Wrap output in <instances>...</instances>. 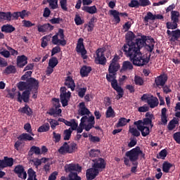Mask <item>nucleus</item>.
<instances>
[{"mask_svg":"<svg viewBox=\"0 0 180 180\" xmlns=\"http://www.w3.org/2000/svg\"><path fill=\"white\" fill-rule=\"evenodd\" d=\"M18 88L20 91H24L22 94H21L20 91H17V101L20 103H27L30 101V98L31 95V91L37 90L39 88V82L37 79L34 77H29L26 82H20L18 84Z\"/></svg>","mask_w":180,"mask_h":180,"instance_id":"nucleus-1","label":"nucleus"},{"mask_svg":"<svg viewBox=\"0 0 180 180\" xmlns=\"http://www.w3.org/2000/svg\"><path fill=\"white\" fill-rule=\"evenodd\" d=\"M125 56L129 57L130 61L136 66L142 67L149 63L150 58L143 56L141 52L140 47L134 48L132 49H129L124 51Z\"/></svg>","mask_w":180,"mask_h":180,"instance_id":"nucleus-2","label":"nucleus"},{"mask_svg":"<svg viewBox=\"0 0 180 180\" xmlns=\"http://www.w3.org/2000/svg\"><path fill=\"white\" fill-rule=\"evenodd\" d=\"M126 40L127 43L124 44L122 50L123 51H127L130 49L139 48L141 46H143V44L146 41V37H142V38H137L136 39L135 34L129 31L126 34ZM136 39V41H133Z\"/></svg>","mask_w":180,"mask_h":180,"instance_id":"nucleus-3","label":"nucleus"},{"mask_svg":"<svg viewBox=\"0 0 180 180\" xmlns=\"http://www.w3.org/2000/svg\"><path fill=\"white\" fill-rule=\"evenodd\" d=\"M125 156L129 158L132 165L134 166L131 168V173H136V172L137 167L139 166V162L136 161L139 160V156L141 158L146 160V155L143 153V150H141L140 146H136V148L127 151Z\"/></svg>","mask_w":180,"mask_h":180,"instance_id":"nucleus-4","label":"nucleus"},{"mask_svg":"<svg viewBox=\"0 0 180 180\" xmlns=\"http://www.w3.org/2000/svg\"><path fill=\"white\" fill-rule=\"evenodd\" d=\"M117 73H109L106 74L105 79L107 82L111 83V87L117 93V96H115V99L120 100L124 95V89L122 86L118 85L117 78Z\"/></svg>","mask_w":180,"mask_h":180,"instance_id":"nucleus-5","label":"nucleus"},{"mask_svg":"<svg viewBox=\"0 0 180 180\" xmlns=\"http://www.w3.org/2000/svg\"><path fill=\"white\" fill-rule=\"evenodd\" d=\"M52 43L54 45H61L65 46L67 41L65 39L64 30L62 28L58 29V32L52 37Z\"/></svg>","mask_w":180,"mask_h":180,"instance_id":"nucleus-6","label":"nucleus"},{"mask_svg":"<svg viewBox=\"0 0 180 180\" xmlns=\"http://www.w3.org/2000/svg\"><path fill=\"white\" fill-rule=\"evenodd\" d=\"M141 101L147 103L150 108L152 109L158 107L159 104L158 98L148 94H144L142 95V97H141Z\"/></svg>","mask_w":180,"mask_h":180,"instance_id":"nucleus-7","label":"nucleus"},{"mask_svg":"<svg viewBox=\"0 0 180 180\" xmlns=\"http://www.w3.org/2000/svg\"><path fill=\"white\" fill-rule=\"evenodd\" d=\"M155 43V39L152 37H146L145 41L143 44H142V46H139V50L141 51V49L145 46L146 49L149 53H152L154 49Z\"/></svg>","mask_w":180,"mask_h":180,"instance_id":"nucleus-8","label":"nucleus"},{"mask_svg":"<svg viewBox=\"0 0 180 180\" xmlns=\"http://www.w3.org/2000/svg\"><path fill=\"white\" fill-rule=\"evenodd\" d=\"M71 97V92L68 91L66 87L63 86L60 88V103L63 107H66L68 105V101Z\"/></svg>","mask_w":180,"mask_h":180,"instance_id":"nucleus-9","label":"nucleus"},{"mask_svg":"<svg viewBox=\"0 0 180 180\" xmlns=\"http://www.w3.org/2000/svg\"><path fill=\"white\" fill-rule=\"evenodd\" d=\"M76 51L77 53H80L82 58L86 60L88 58V56H86V50L85 49V46L84 44L83 38H79L77 41Z\"/></svg>","mask_w":180,"mask_h":180,"instance_id":"nucleus-10","label":"nucleus"},{"mask_svg":"<svg viewBox=\"0 0 180 180\" xmlns=\"http://www.w3.org/2000/svg\"><path fill=\"white\" fill-rule=\"evenodd\" d=\"M96 57L95 58V63L105 65L107 63V58L105 56V52L102 49H98L96 51Z\"/></svg>","mask_w":180,"mask_h":180,"instance_id":"nucleus-11","label":"nucleus"},{"mask_svg":"<svg viewBox=\"0 0 180 180\" xmlns=\"http://www.w3.org/2000/svg\"><path fill=\"white\" fill-rule=\"evenodd\" d=\"M94 163L92 167L94 169H96L98 172H102L103 169L106 168V162L102 158H98L93 160Z\"/></svg>","mask_w":180,"mask_h":180,"instance_id":"nucleus-12","label":"nucleus"},{"mask_svg":"<svg viewBox=\"0 0 180 180\" xmlns=\"http://www.w3.org/2000/svg\"><path fill=\"white\" fill-rule=\"evenodd\" d=\"M166 33L167 36H169V39L171 42L178 41L180 39V29H176L172 31L167 30Z\"/></svg>","mask_w":180,"mask_h":180,"instance_id":"nucleus-13","label":"nucleus"},{"mask_svg":"<svg viewBox=\"0 0 180 180\" xmlns=\"http://www.w3.org/2000/svg\"><path fill=\"white\" fill-rule=\"evenodd\" d=\"M82 168L79 164L70 163L65 165V172L73 173L74 171L80 173L82 172Z\"/></svg>","mask_w":180,"mask_h":180,"instance_id":"nucleus-14","label":"nucleus"},{"mask_svg":"<svg viewBox=\"0 0 180 180\" xmlns=\"http://www.w3.org/2000/svg\"><path fill=\"white\" fill-rule=\"evenodd\" d=\"M109 13L111 16L113 17L115 22L119 24L120 22V18H128L127 13H119L117 10H110L109 11Z\"/></svg>","mask_w":180,"mask_h":180,"instance_id":"nucleus-15","label":"nucleus"},{"mask_svg":"<svg viewBox=\"0 0 180 180\" xmlns=\"http://www.w3.org/2000/svg\"><path fill=\"white\" fill-rule=\"evenodd\" d=\"M167 80H168V77H167V75H165V74L161 75L158 76L157 77H155V85L158 88H160L162 86H165Z\"/></svg>","mask_w":180,"mask_h":180,"instance_id":"nucleus-16","label":"nucleus"},{"mask_svg":"<svg viewBox=\"0 0 180 180\" xmlns=\"http://www.w3.org/2000/svg\"><path fill=\"white\" fill-rule=\"evenodd\" d=\"M14 160L13 158L4 156L3 160H0V168L11 167L13 166Z\"/></svg>","mask_w":180,"mask_h":180,"instance_id":"nucleus-17","label":"nucleus"},{"mask_svg":"<svg viewBox=\"0 0 180 180\" xmlns=\"http://www.w3.org/2000/svg\"><path fill=\"white\" fill-rule=\"evenodd\" d=\"M14 172L20 179L25 180L27 178V174L21 165H18L15 167Z\"/></svg>","mask_w":180,"mask_h":180,"instance_id":"nucleus-18","label":"nucleus"},{"mask_svg":"<svg viewBox=\"0 0 180 180\" xmlns=\"http://www.w3.org/2000/svg\"><path fill=\"white\" fill-rule=\"evenodd\" d=\"M37 31L39 33H47L51 32L54 30V26L51 25L50 23H46L44 25H37Z\"/></svg>","mask_w":180,"mask_h":180,"instance_id":"nucleus-19","label":"nucleus"},{"mask_svg":"<svg viewBox=\"0 0 180 180\" xmlns=\"http://www.w3.org/2000/svg\"><path fill=\"white\" fill-rule=\"evenodd\" d=\"M100 171L94 167L86 171V180H94L99 174Z\"/></svg>","mask_w":180,"mask_h":180,"instance_id":"nucleus-20","label":"nucleus"},{"mask_svg":"<svg viewBox=\"0 0 180 180\" xmlns=\"http://www.w3.org/2000/svg\"><path fill=\"white\" fill-rule=\"evenodd\" d=\"M141 122L136 123L137 129L141 132L142 136L146 137L150 134V128L146 126L141 125Z\"/></svg>","mask_w":180,"mask_h":180,"instance_id":"nucleus-21","label":"nucleus"},{"mask_svg":"<svg viewBox=\"0 0 180 180\" xmlns=\"http://www.w3.org/2000/svg\"><path fill=\"white\" fill-rule=\"evenodd\" d=\"M28 64V58L25 55H21L17 57V66L20 68H23L24 66Z\"/></svg>","mask_w":180,"mask_h":180,"instance_id":"nucleus-22","label":"nucleus"},{"mask_svg":"<svg viewBox=\"0 0 180 180\" xmlns=\"http://www.w3.org/2000/svg\"><path fill=\"white\" fill-rule=\"evenodd\" d=\"M91 113L90 110L88 108L85 107V104L84 102L79 103V109L78 110V114L80 116L89 115Z\"/></svg>","mask_w":180,"mask_h":180,"instance_id":"nucleus-23","label":"nucleus"},{"mask_svg":"<svg viewBox=\"0 0 180 180\" xmlns=\"http://www.w3.org/2000/svg\"><path fill=\"white\" fill-rule=\"evenodd\" d=\"M65 86L70 88L72 91H74L75 89V83L73 78L71 76H68L66 79H65Z\"/></svg>","mask_w":180,"mask_h":180,"instance_id":"nucleus-24","label":"nucleus"},{"mask_svg":"<svg viewBox=\"0 0 180 180\" xmlns=\"http://www.w3.org/2000/svg\"><path fill=\"white\" fill-rule=\"evenodd\" d=\"M82 11H84V12L89 13V14H96L98 12V9L96 8V6L94 5L91 6H84L81 8Z\"/></svg>","mask_w":180,"mask_h":180,"instance_id":"nucleus-25","label":"nucleus"},{"mask_svg":"<svg viewBox=\"0 0 180 180\" xmlns=\"http://www.w3.org/2000/svg\"><path fill=\"white\" fill-rule=\"evenodd\" d=\"M92 68L90 66L84 65L80 69V75L82 77H89V73L91 72Z\"/></svg>","mask_w":180,"mask_h":180,"instance_id":"nucleus-26","label":"nucleus"},{"mask_svg":"<svg viewBox=\"0 0 180 180\" xmlns=\"http://www.w3.org/2000/svg\"><path fill=\"white\" fill-rule=\"evenodd\" d=\"M35 154L36 155H41V149L39 146H32L28 151V156L32 157L33 155Z\"/></svg>","mask_w":180,"mask_h":180,"instance_id":"nucleus-27","label":"nucleus"},{"mask_svg":"<svg viewBox=\"0 0 180 180\" xmlns=\"http://www.w3.org/2000/svg\"><path fill=\"white\" fill-rule=\"evenodd\" d=\"M171 168H173V170L175 169V165L174 164L170 163L169 162H164L162 164V171L168 174Z\"/></svg>","mask_w":180,"mask_h":180,"instance_id":"nucleus-28","label":"nucleus"},{"mask_svg":"<svg viewBox=\"0 0 180 180\" xmlns=\"http://www.w3.org/2000/svg\"><path fill=\"white\" fill-rule=\"evenodd\" d=\"M141 122L140 125L141 126H147L150 125V128L153 127V120L150 118H144L143 121L142 120H138L134 122V125H137V123Z\"/></svg>","mask_w":180,"mask_h":180,"instance_id":"nucleus-29","label":"nucleus"},{"mask_svg":"<svg viewBox=\"0 0 180 180\" xmlns=\"http://www.w3.org/2000/svg\"><path fill=\"white\" fill-rule=\"evenodd\" d=\"M15 30V28L10 24L4 25L1 27V32L4 33H13Z\"/></svg>","mask_w":180,"mask_h":180,"instance_id":"nucleus-30","label":"nucleus"},{"mask_svg":"<svg viewBox=\"0 0 180 180\" xmlns=\"http://www.w3.org/2000/svg\"><path fill=\"white\" fill-rule=\"evenodd\" d=\"M18 112L26 114L27 116H31L32 115V110L31 108L27 104L25 105V107L20 108Z\"/></svg>","mask_w":180,"mask_h":180,"instance_id":"nucleus-31","label":"nucleus"},{"mask_svg":"<svg viewBox=\"0 0 180 180\" xmlns=\"http://www.w3.org/2000/svg\"><path fill=\"white\" fill-rule=\"evenodd\" d=\"M18 139L20 141H32L34 140V138L31 136L27 133L21 134L18 137Z\"/></svg>","mask_w":180,"mask_h":180,"instance_id":"nucleus-32","label":"nucleus"},{"mask_svg":"<svg viewBox=\"0 0 180 180\" xmlns=\"http://www.w3.org/2000/svg\"><path fill=\"white\" fill-rule=\"evenodd\" d=\"M58 152L61 155H65L66 153L70 154L69 145H68V142L63 143V146H60V148L58 149Z\"/></svg>","mask_w":180,"mask_h":180,"instance_id":"nucleus-33","label":"nucleus"},{"mask_svg":"<svg viewBox=\"0 0 180 180\" xmlns=\"http://www.w3.org/2000/svg\"><path fill=\"white\" fill-rule=\"evenodd\" d=\"M167 112V109L166 108H163L162 109L161 122H162V124L164 126H166L168 122Z\"/></svg>","mask_w":180,"mask_h":180,"instance_id":"nucleus-34","label":"nucleus"},{"mask_svg":"<svg viewBox=\"0 0 180 180\" xmlns=\"http://www.w3.org/2000/svg\"><path fill=\"white\" fill-rule=\"evenodd\" d=\"M120 68V64L110 63L108 68L109 73H117Z\"/></svg>","mask_w":180,"mask_h":180,"instance_id":"nucleus-35","label":"nucleus"},{"mask_svg":"<svg viewBox=\"0 0 180 180\" xmlns=\"http://www.w3.org/2000/svg\"><path fill=\"white\" fill-rule=\"evenodd\" d=\"M131 122V119H127L125 117H120L117 124H116L117 127H124L127 125V123Z\"/></svg>","mask_w":180,"mask_h":180,"instance_id":"nucleus-36","label":"nucleus"},{"mask_svg":"<svg viewBox=\"0 0 180 180\" xmlns=\"http://www.w3.org/2000/svg\"><path fill=\"white\" fill-rule=\"evenodd\" d=\"M115 116L116 113L114 109L111 106L108 107L105 112V118H115Z\"/></svg>","mask_w":180,"mask_h":180,"instance_id":"nucleus-37","label":"nucleus"},{"mask_svg":"<svg viewBox=\"0 0 180 180\" xmlns=\"http://www.w3.org/2000/svg\"><path fill=\"white\" fill-rule=\"evenodd\" d=\"M0 20H7L8 22L11 21V12H0Z\"/></svg>","mask_w":180,"mask_h":180,"instance_id":"nucleus-38","label":"nucleus"},{"mask_svg":"<svg viewBox=\"0 0 180 180\" xmlns=\"http://www.w3.org/2000/svg\"><path fill=\"white\" fill-rule=\"evenodd\" d=\"M134 68L132 63L130 61H124L122 63V70H131Z\"/></svg>","mask_w":180,"mask_h":180,"instance_id":"nucleus-39","label":"nucleus"},{"mask_svg":"<svg viewBox=\"0 0 180 180\" xmlns=\"http://www.w3.org/2000/svg\"><path fill=\"white\" fill-rule=\"evenodd\" d=\"M179 13L177 11H172L171 12V20L172 22H179Z\"/></svg>","mask_w":180,"mask_h":180,"instance_id":"nucleus-40","label":"nucleus"},{"mask_svg":"<svg viewBox=\"0 0 180 180\" xmlns=\"http://www.w3.org/2000/svg\"><path fill=\"white\" fill-rule=\"evenodd\" d=\"M50 129V125L49 122H46L45 124H42L39 128L37 129V132L39 133H44L49 131Z\"/></svg>","mask_w":180,"mask_h":180,"instance_id":"nucleus-41","label":"nucleus"},{"mask_svg":"<svg viewBox=\"0 0 180 180\" xmlns=\"http://www.w3.org/2000/svg\"><path fill=\"white\" fill-rule=\"evenodd\" d=\"M27 174H28V178L27 180H35L37 179V172L32 169V168H30L27 170Z\"/></svg>","mask_w":180,"mask_h":180,"instance_id":"nucleus-42","label":"nucleus"},{"mask_svg":"<svg viewBox=\"0 0 180 180\" xmlns=\"http://www.w3.org/2000/svg\"><path fill=\"white\" fill-rule=\"evenodd\" d=\"M166 28L167 30H175L178 28V22L172 21V22H166Z\"/></svg>","mask_w":180,"mask_h":180,"instance_id":"nucleus-43","label":"nucleus"},{"mask_svg":"<svg viewBox=\"0 0 180 180\" xmlns=\"http://www.w3.org/2000/svg\"><path fill=\"white\" fill-rule=\"evenodd\" d=\"M16 72V68L14 65H8L4 70V73L6 75L15 74Z\"/></svg>","mask_w":180,"mask_h":180,"instance_id":"nucleus-44","label":"nucleus"},{"mask_svg":"<svg viewBox=\"0 0 180 180\" xmlns=\"http://www.w3.org/2000/svg\"><path fill=\"white\" fill-rule=\"evenodd\" d=\"M72 131L71 129L63 131V141H69L72 136Z\"/></svg>","mask_w":180,"mask_h":180,"instance_id":"nucleus-45","label":"nucleus"},{"mask_svg":"<svg viewBox=\"0 0 180 180\" xmlns=\"http://www.w3.org/2000/svg\"><path fill=\"white\" fill-rule=\"evenodd\" d=\"M179 121L177 120L173 119L172 120L169 124H167V129L169 131H172L175 129L176 124H178Z\"/></svg>","mask_w":180,"mask_h":180,"instance_id":"nucleus-46","label":"nucleus"},{"mask_svg":"<svg viewBox=\"0 0 180 180\" xmlns=\"http://www.w3.org/2000/svg\"><path fill=\"white\" fill-rule=\"evenodd\" d=\"M167 156V150L166 149L162 150L160 152H159L158 155H157L156 158L158 160H165V158Z\"/></svg>","mask_w":180,"mask_h":180,"instance_id":"nucleus-47","label":"nucleus"},{"mask_svg":"<svg viewBox=\"0 0 180 180\" xmlns=\"http://www.w3.org/2000/svg\"><path fill=\"white\" fill-rule=\"evenodd\" d=\"M58 64V60L56 57H52L49 59V66L50 68H54Z\"/></svg>","mask_w":180,"mask_h":180,"instance_id":"nucleus-48","label":"nucleus"},{"mask_svg":"<svg viewBox=\"0 0 180 180\" xmlns=\"http://www.w3.org/2000/svg\"><path fill=\"white\" fill-rule=\"evenodd\" d=\"M61 134L56 133L55 131H53V141L55 143H59L61 141Z\"/></svg>","mask_w":180,"mask_h":180,"instance_id":"nucleus-49","label":"nucleus"},{"mask_svg":"<svg viewBox=\"0 0 180 180\" xmlns=\"http://www.w3.org/2000/svg\"><path fill=\"white\" fill-rule=\"evenodd\" d=\"M129 133L131 134V136L139 137L141 136V132L138 129H136L134 127H131V126L129 127Z\"/></svg>","mask_w":180,"mask_h":180,"instance_id":"nucleus-50","label":"nucleus"},{"mask_svg":"<svg viewBox=\"0 0 180 180\" xmlns=\"http://www.w3.org/2000/svg\"><path fill=\"white\" fill-rule=\"evenodd\" d=\"M128 6L129 8H140V2L138 0H131V2L128 4Z\"/></svg>","mask_w":180,"mask_h":180,"instance_id":"nucleus-51","label":"nucleus"},{"mask_svg":"<svg viewBox=\"0 0 180 180\" xmlns=\"http://www.w3.org/2000/svg\"><path fill=\"white\" fill-rule=\"evenodd\" d=\"M149 20H155V15L150 12L147 13V15L145 16L143 21L145 23H148Z\"/></svg>","mask_w":180,"mask_h":180,"instance_id":"nucleus-52","label":"nucleus"},{"mask_svg":"<svg viewBox=\"0 0 180 180\" xmlns=\"http://www.w3.org/2000/svg\"><path fill=\"white\" fill-rule=\"evenodd\" d=\"M24 129L28 134H30V135L34 136V133L32 132V126L30 123H25L24 125Z\"/></svg>","mask_w":180,"mask_h":180,"instance_id":"nucleus-53","label":"nucleus"},{"mask_svg":"<svg viewBox=\"0 0 180 180\" xmlns=\"http://www.w3.org/2000/svg\"><path fill=\"white\" fill-rule=\"evenodd\" d=\"M134 82H135L136 85L139 86H143L144 84V81H143V78L141 77L140 76H135Z\"/></svg>","mask_w":180,"mask_h":180,"instance_id":"nucleus-54","label":"nucleus"},{"mask_svg":"<svg viewBox=\"0 0 180 180\" xmlns=\"http://www.w3.org/2000/svg\"><path fill=\"white\" fill-rule=\"evenodd\" d=\"M69 180H82V178L77 175V172H70L69 174Z\"/></svg>","mask_w":180,"mask_h":180,"instance_id":"nucleus-55","label":"nucleus"},{"mask_svg":"<svg viewBox=\"0 0 180 180\" xmlns=\"http://www.w3.org/2000/svg\"><path fill=\"white\" fill-rule=\"evenodd\" d=\"M77 149V145L75 142H72L69 145V154H72Z\"/></svg>","mask_w":180,"mask_h":180,"instance_id":"nucleus-56","label":"nucleus"},{"mask_svg":"<svg viewBox=\"0 0 180 180\" xmlns=\"http://www.w3.org/2000/svg\"><path fill=\"white\" fill-rule=\"evenodd\" d=\"M0 55L2 56V57L8 58L11 57V52L4 49V48H1L0 50Z\"/></svg>","mask_w":180,"mask_h":180,"instance_id":"nucleus-57","label":"nucleus"},{"mask_svg":"<svg viewBox=\"0 0 180 180\" xmlns=\"http://www.w3.org/2000/svg\"><path fill=\"white\" fill-rule=\"evenodd\" d=\"M48 121L49 122L51 127L53 130H55L56 127L59 125V122L58 121H56V120H53V119L49 120L48 119Z\"/></svg>","mask_w":180,"mask_h":180,"instance_id":"nucleus-58","label":"nucleus"},{"mask_svg":"<svg viewBox=\"0 0 180 180\" xmlns=\"http://www.w3.org/2000/svg\"><path fill=\"white\" fill-rule=\"evenodd\" d=\"M63 21V20L61 18H53L51 20H50V22L52 25H59Z\"/></svg>","mask_w":180,"mask_h":180,"instance_id":"nucleus-59","label":"nucleus"},{"mask_svg":"<svg viewBox=\"0 0 180 180\" xmlns=\"http://www.w3.org/2000/svg\"><path fill=\"white\" fill-rule=\"evenodd\" d=\"M75 22L77 25H80L84 24V20H82L79 15L76 14L75 18Z\"/></svg>","mask_w":180,"mask_h":180,"instance_id":"nucleus-60","label":"nucleus"},{"mask_svg":"<svg viewBox=\"0 0 180 180\" xmlns=\"http://www.w3.org/2000/svg\"><path fill=\"white\" fill-rule=\"evenodd\" d=\"M139 5L141 7L148 6L151 4L150 0H139Z\"/></svg>","mask_w":180,"mask_h":180,"instance_id":"nucleus-61","label":"nucleus"},{"mask_svg":"<svg viewBox=\"0 0 180 180\" xmlns=\"http://www.w3.org/2000/svg\"><path fill=\"white\" fill-rule=\"evenodd\" d=\"M49 5L51 9H57L58 8V0H50Z\"/></svg>","mask_w":180,"mask_h":180,"instance_id":"nucleus-62","label":"nucleus"},{"mask_svg":"<svg viewBox=\"0 0 180 180\" xmlns=\"http://www.w3.org/2000/svg\"><path fill=\"white\" fill-rule=\"evenodd\" d=\"M173 139L176 143L180 144V131L175 132L173 134Z\"/></svg>","mask_w":180,"mask_h":180,"instance_id":"nucleus-63","label":"nucleus"},{"mask_svg":"<svg viewBox=\"0 0 180 180\" xmlns=\"http://www.w3.org/2000/svg\"><path fill=\"white\" fill-rule=\"evenodd\" d=\"M32 75V71H27L25 73L23 76H21V80H27L29 79V77H30Z\"/></svg>","mask_w":180,"mask_h":180,"instance_id":"nucleus-64","label":"nucleus"}]
</instances>
